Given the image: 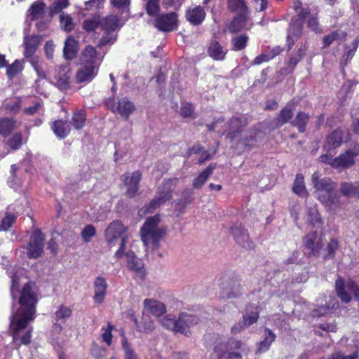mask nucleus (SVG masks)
Returning a JSON list of instances; mask_svg holds the SVG:
<instances>
[{
    "label": "nucleus",
    "instance_id": "nucleus-1",
    "mask_svg": "<svg viewBox=\"0 0 359 359\" xmlns=\"http://www.w3.org/2000/svg\"><path fill=\"white\" fill-rule=\"evenodd\" d=\"M311 182L318 200L330 210L339 207V196L336 191L337 184L329 177L320 179L318 172H314Z\"/></svg>",
    "mask_w": 359,
    "mask_h": 359
},
{
    "label": "nucleus",
    "instance_id": "nucleus-2",
    "mask_svg": "<svg viewBox=\"0 0 359 359\" xmlns=\"http://www.w3.org/2000/svg\"><path fill=\"white\" fill-rule=\"evenodd\" d=\"M122 26L121 18L116 15L109 14L100 18V29L103 32V34L99 40L97 47L102 48L114 44L118 39L117 31Z\"/></svg>",
    "mask_w": 359,
    "mask_h": 359
},
{
    "label": "nucleus",
    "instance_id": "nucleus-3",
    "mask_svg": "<svg viewBox=\"0 0 359 359\" xmlns=\"http://www.w3.org/2000/svg\"><path fill=\"white\" fill-rule=\"evenodd\" d=\"M46 236L42 231L36 228L29 238V241L23 248L25 254L29 259H36L41 257L44 252Z\"/></svg>",
    "mask_w": 359,
    "mask_h": 359
},
{
    "label": "nucleus",
    "instance_id": "nucleus-4",
    "mask_svg": "<svg viewBox=\"0 0 359 359\" xmlns=\"http://www.w3.org/2000/svg\"><path fill=\"white\" fill-rule=\"evenodd\" d=\"M104 104L112 113L120 115L125 120H128L135 110L134 103L128 97H116L113 95L108 97Z\"/></svg>",
    "mask_w": 359,
    "mask_h": 359
},
{
    "label": "nucleus",
    "instance_id": "nucleus-5",
    "mask_svg": "<svg viewBox=\"0 0 359 359\" xmlns=\"http://www.w3.org/2000/svg\"><path fill=\"white\" fill-rule=\"evenodd\" d=\"M250 122V118L245 114H237L233 116L226 123V137L231 142L234 141L241 136Z\"/></svg>",
    "mask_w": 359,
    "mask_h": 359
},
{
    "label": "nucleus",
    "instance_id": "nucleus-6",
    "mask_svg": "<svg viewBox=\"0 0 359 359\" xmlns=\"http://www.w3.org/2000/svg\"><path fill=\"white\" fill-rule=\"evenodd\" d=\"M241 281L238 274L233 273L222 279L220 287L226 291L229 299L238 298L243 295Z\"/></svg>",
    "mask_w": 359,
    "mask_h": 359
},
{
    "label": "nucleus",
    "instance_id": "nucleus-7",
    "mask_svg": "<svg viewBox=\"0 0 359 359\" xmlns=\"http://www.w3.org/2000/svg\"><path fill=\"white\" fill-rule=\"evenodd\" d=\"M38 302V298L36 293L33 291L30 282L24 285L20 292L19 298V304L22 311H30L36 313V306Z\"/></svg>",
    "mask_w": 359,
    "mask_h": 359
},
{
    "label": "nucleus",
    "instance_id": "nucleus-8",
    "mask_svg": "<svg viewBox=\"0 0 359 359\" xmlns=\"http://www.w3.org/2000/svg\"><path fill=\"white\" fill-rule=\"evenodd\" d=\"M140 235L144 245L157 243V215L146 219L141 228Z\"/></svg>",
    "mask_w": 359,
    "mask_h": 359
},
{
    "label": "nucleus",
    "instance_id": "nucleus-9",
    "mask_svg": "<svg viewBox=\"0 0 359 359\" xmlns=\"http://www.w3.org/2000/svg\"><path fill=\"white\" fill-rule=\"evenodd\" d=\"M229 231L236 243L242 248L248 250H251L255 248V244L250 238L248 231L244 229L241 223H234L230 227Z\"/></svg>",
    "mask_w": 359,
    "mask_h": 359
},
{
    "label": "nucleus",
    "instance_id": "nucleus-10",
    "mask_svg": "<svg viewBox=\"0 0 359 359\" xmlns=\"http://www.w3.org/2000/svg\"><path fill=\"white\" fill-rule=\"evenodd\" d=\"M142 179V174L140 171H135L131 174H123L121 177L126 190L125 195L128 198H133L140 189V182Z\"/></svg>",
    "mask_w": 359,
    "mask_h": 359
},
{
    "label": "nucleus",
    "instance_id": "nucleus-11",
    "mask_svg": "<svg viewBox=\"0 0 359 359\" xmlns=\"http://www.w3.org/2000/svg\"><path fill=\"white\" fill-rule=\"evenodd\" d=\"M71 68L67 65L57 66L54 69L53 79L55 86L61 90H67L70 88Z\"/></svg>",
    "mask_w": 359,
    "mask_h": 359
},
{
    "label": "nucleus",
    "instance_id": "nucleus-12",
    "mask_svg": "<svg viewBox=\"0 0 359 359\" xmlns=\"http://www.w3.org/2000/svg\"><path fill=\"white\" fill-rule=\"evenodd\" d=\"M128 227L119 220L112 221L104 231V237L107 243L111 245L118 239L126 236Z\"/></svg>",
    "mask_w": 359,
    "mask_h": 359
},
{
    "label": "nucleus",
    "instance_id": "nucleus-13",
    "mask_svg": "<svg viewBox=\"0 0 359 359\" xmlns=\"http://www.w3.org/2000/svg\"><path fill=\"white\" fill-rule=\"evenodd\" d=\"M179 20L176 11L160 14L158 13V31L172 32L178 29Z\"/></svg>",
    "mask_w": 359,
    "mask_h": 359
},
{
    "label": "nucleus",
    "instance_id": "nucleus-14",
    "mask_svg": "<svg viewBox=\"0 0 359 359\" xmlns=\"http://www.w3.org/2000/svg\"><path fill=\"white\" fill-rule=\"evenodd\" d=\"M303 26L304 22L296 17L292 18L287 35V45L289 50L302 35Z\"/></svg>",
    "mask_w": 359,
    "mask_h": 359
},
{
    "label": "nucleus",
    "instance_id": "nucleus-15",
    "mask_svg": "<svg viewBox=\"0 0 359 359\" xmlns=\"http://www.w3.org/2000/svg\"><path fill=\"white\" fill-rule=\"evenodd\" d=\"M304 247L309 251L308 257H318L323 248L322 241L318 239L317 231H312L307 233L303 238Z\"/></svg>",
    "mask_w": 359,
    "mask_h": 359
},
{
    "label": "nucleus",
    "instance_id": "nucleus-16",
    "mask_svg": "<svg viewBox=\"0 0 359 359\" xmlns=\"http://www.w3.org/2000/svg\"><path fill=\"white\" fill-rule=\"evenodd\" d=\"M98 69L99 66L81 65L76 74V82L80 84L91 82L97 76Z\"/></svg>",
    "mask_w": 359,
    "mask_h": 359
},
{
    "label": "nucleus",
    "instance_id": "nucleus-17",
    "mask_svg": "<svg viewBox=\"0 0 359 359\" xmlns=\"http://www.w3.org/2000/svg\"><path fill=\"white\" fill-rule=\"evenodd\" d=\"M260 132L257 126H253L248 130L245 136L238 139V143L242 145L244 151L252 150L257 146V137Z\"/></svg>",
    "mask_w": 359,
    "mask_h": 359
},
{
    "label": "nucleus",
    "instance_id": "nucleus-18",
    "mask_svg": "<svg viewBox=\"0 0 359 359\" xmlns=\"http://www.w3.org/2000/svg\"><path fill=\"white\" fill-rule=\"evenodd\" d=\"M294 107L291 104H286L283 107L278 115L272 120L271 126L274 129L280 128L292 120Z\"/></svg>",
    "mask_w": 359,
    "mask_h": 359
},
{
    "label": "nucleus",
    "instance_id": "nucleus-19",
    "mask_svg": "<svg viewBox=\"0 0 359 359\" xmlns=\"http://www.w3.org/2000/svg\"><path fill=\"white\" fill-rule=\"evenodd\" d=\"M126 257L129 269L139 278L144 279L147 273L142 261L137 257L134 252L126 253Z\"/></svg>",
    "mask_w": 359,
    "mask_h": 359
},
{
    "label": "nucleus",
    "instance_id": "nucleus-20",
    "mask_svg": "<svg viewBox=\"0 0 359 359\" xmlns=\"http://www.w3.org/2000/svg\"><path fill=\"white\" fill-rule=\"evenodd\" d=\"M255 311H252L249 314H245L243 316V319L238 325H235L231 327V332L232 333H238L240 332L241 330H244L245 327H248L255 323H256L258 321V319L259 318V307L257 306H255Z\"/></svg>",
    "mask_w": 359,
    "mask_h": 359
},
{
    "label": "nucleus",
    "instance_id": "nucleus-21",
    "mask_svg": "<svg viewBox=\"0 0 359 359\" xmlns=\"http://www.w3.org/2000/svg\"><path fill=\"white\" fill-rule=\"evenodd\" d=\"M108 285L106 279L102 276H97L94 282L93 300L97 304H102L104 302L107 296V290Z\"/></svg>",
    "mask_w": 359,
    "mask_h": 359
},
{
    "label": "nucleus",
    "instance_id": "nucleus-22",
    "mask_svg": "<svg viewBox=\"0 0 359 359\" xmlns=\"http://www.w3.org/2000/svg\"><path fill=\"white\" fill-rule=\"evenodd\" d=\"M344 133L341 129H336L331 132L326 137L324 149L330 152L332 150L339 147L343 141Z\"/></svg>",
    "mask_w": 359,
    "mask_h": 359
},
{
    "label": "nucleus",
    "instance_id": "nucleus-23",
    "mask_svg": "<svg viewBox=\"0 0 359 359\" xmlns=\"http://www.w3.org/2000/svg\"><path fill=\"white\" fill-rule=\"evenodd\" d=\"M205 16L204 8L200 6L187 9L185 13L187 20L193 25H201L204 21Z\"/></svg>",
    "mask_w": 359,
    "mask_h": 359
},
{
    "label": "nucleus",
    "instance_id": "nucleus-24",
    "mask_svg": "<svg viewBox=\"0 0 359 359\" xmlns=\"http://www.w3.org/2000/svg\"><path fill=\"white\" fill-rule=\"evenodd\" d=\"M208 55L216 61H223L226 59L228 50L225 49L221 43L216 40L212 41L208 47Z\"/></svg>",
    "mask_w": 359,
    "mask_h": 359
},
{
    "label": "nucleus",
    "instance_id": "nucleus-25",
    "mask_svg": "<svg viewBox=\"0 0 359 359\" xmlns=\"http://www.w3.org/2000/svg\"><path fill=\"white\" fill-rule=\"evenodd\" d=\"M179 322L180 326L182 327L183 330L181 331V334H183L185 336H188L190 334L189 329L197 325L200 319L196 315L188 314L187 313H180L179 315Z\"/></svg>",
    "mask_w": 359,
    "mask_h": 359
},
{
    "label": "nucleus",
    "instance_id": "nucleus-26",
    "mask_svg": "<svg viewBox=\"0 0 359 359\" xmlns=\"http://www.w3.org/2000/svg\"><path fill=\"white\" fill-rule=\"evenodd\" d=\"M176 179H168L163 182L161 191L158 192V206L170 200L172 196V191L175 188Z\"/></svg>",
    "mask_w": 359,
    "mask_h": 359
},
{
    "label": "nucleus",
    "instance_id": "nucleus-27",
    "mask_svg": "<svg viewBox=\"0 0 359 359\" xmlns=\"http://www.w3.org/2000/svg\"><path fill=\"white\" fill-rule=\"evenodd\" d=\"M50 128L53 133L59 139L66 138L71 132V126L67 121L63 119H57L52 122Z\"/></svg>",
    "mask_w": 359,
    "mask_h": 359
},
{
    "label": "nucleus",
    "instance_id": "nucleus-28",
    "mask_svg": "<svg viewBox=\"0 0 359 359\" xmlns=\"http://www.w3.org/2000/svg\"><path fill=\"white\" fill-rule=\"evenodd\" d=\"M81 65L88 66H99L97 64V51L95 47L88 45L81 52Z\"/></svg>",
    "mask_w": 359,
    "mask_h": 359
},
{
    "label": "nucleus",
    "instance_id": "nucleus-29",
    "mask_svg": "<svg viewBox=\"0 0 359 359\" xmlns=\"http://www.w3.org/2000/svg\"><path fill=\"white\" fill-rule=\"evenodd\" d=\"M309 120L310 115L309 113L299 111L297 112L294 118L290 121V124L292 126L297 128L299 133H304L306 130Z\"/></svg>",
    "mask_w": 359,
    "mask_h": 359
},
{
    "label": "nucleus",
    "instance_id": "nucleus-30",
    "mask_svg": "<svg viewBox=\"0 0 359 359\" xmlns=\"http://www.w3.org/2000/svg\"><path fill=\"white\" fill-rule=\"evenodd\" d=\"M264 338L257 344L256 354H262L269 350L272 343L276 340V335L268 327L264 330Z\"/></svg>",
    "mask_w": 359,
    "mask_h": 359
},
{
    "label": "nucleus",
    "instance_id": "nucleus-31",
    "mask_svg": "<svg viewBox=\"0 0 359 359\" xmlns=\"http://www.w3.org/2000/svg\"><path fill=\"white\" fill-rule=\"evenodd\" d=\"M41 43V36L38 35H32L26 36L24 39L25 57H31L35 53L37 48Z\"/></svg>",
    "mask_w": 359,
    "mask_h": 359
},
{
    "label": "nucleus",
    "instance_id": "nucleus-32",
    "mask_svg": "<svg viewBox=\"0 0 359 359\" xmlns=\"http://www.w3.org/2000/svg\"><path fill=\"white\" fill-rule=\"evenodd\" d=\"M130 319L135 323L136 328L140 332H149L154 329L153 320L150 319L149 315L143 313L142 320L139 323L134 313L130 314Z\"/></svg>",
    "mask_w": 359,
    "mask_h": 359
},
{
    "label": "nucleus",
    "instance_id": "nucleus-33",
    "mask_svg": "<svg viewBox=\"0 0 359 359\" xmlns=\"http://www.w3.org/2000/svg\"><path fill=\"white\" fill-rule=\"evenodd\" d=\"M357 155L358 153L348 150L344 154H341L338 157L334 158L335 168L351 167L355 163V157Z\"/></svg>",
    "mask_w": 359,
    "mask_h": 359
},
{
    "label": "nucleus",
    "instance_id": "nucleus-34",
    "mask_svg": "<svg viewBox=\"0 0 359 359\" xmlns=\"http://www.w3.org/2000/svg\"><path fill=\"white\" fill-rule=\"evenodd\" d=\"M216 168V163H210L196 178L194 179L192 186L195 189H201L212 175Z\"/></svg>",
    "mask_w": 359,
    "mask_h": 359
},
{
    "label": "nucleus",
    "instance_id": "nucleus-35",
    "mask_svg": "<svg viewBox=\"0 0 359 359\" xmlns=\"http://www.w3.org/2000/svg\"><path fill=\"white\" fill-rule=\"evenodd\" d=\"M78 42L72 36L67 38L63 48V55L67 60H72L78 53Z\"/></svg>",
    "mask_w": 359,
    "mask_h": 359
},
{
    "label": "nucleus",
    "instance_id": "nucleus-36",
    "mask_svg": "<svg viewBox=\"0 0 359 359\" xmlns=\"http://www.w3.org/2000/svg\"><path fill=\"white\" fill-rule=\"evenodd\" d=\"M248 13L237 14L228 25L227 29L231 34H236L244 29L247 22Z\"/></svg>",
    "mask_w": 359,
    "mask_h": 359
},
{
    "label": "nucleus",
    "instance_id": "nucleus-37",
    "mask_svg": "<svg viewBox=\"0 0 359 359\" xmlns=\"http://www.w3.org/2000/svg\"><path fill=\"white\" fill-rule=\"evenodd\" d=\"M46 5L43 0H39L34 2L28 10V15L32 20L43 18Z\"/></svg>",
    "mask_w": 359,
    "mask_h": 359
},
{
    "label": "nucleus",
    "instance_id": "nucleus-38",
    "mask_svg": "<svg viewBox=\"0 0 359 359\" xmlns=\"http://www.w3.org/2000/svg\"><path fill=\"white\" fill-rule=\"evenodd\" d=\"M178 322L179 318L176 319L175 316L172 314L167 315L161 319V323L163 327L172 330L175 333H181V331L183 330L182 327L180 326V323H178Z\"/></svg>",
    "mask_w": 359,
    "mask_h": 359
},
{
    "label": "nucleus",
    "instance_id": "nucleus-39",
    "mask_svg": "<svg viewBox=\"0 0 359 359\" xmlns=\"http://www.w3.org/2000/svg\"><path fill=\"white\" fill-rule=\"evenodd\" d=\"M86 122V112L84 109L76 110L73 112L71 124L76 130L82 129Z\"/></svg>",
    "mask_w": 359,
    "mask_h": 359
},
{
    "label": "nucleus",
    "instance_id": "nucleus-40",
    "mask_svg": "<svg viewBox=\"0 0 359 359\" xmlns=\"http://www.w3.org/2000/svg\"><path fill=\"white\" fill-rule=\"evenodd\" d=\"M335 290L337 297L344 303L351 301V294L345 289V283L341 277H339L335 281Z\"/></svg>",
    "mask_w": 359,
    "mask_h": 359
},
{
    "label": "nucleus",
    "instance_id": "nucleus-41",
    "mask_svg": "<svg viewBox=\"0 0 359 359\" xmlns=\"http://www.w3.org/2000/svg\"><path fill=\"white\" fill-rule=\"evenodd\" d=\"M229 11L234 13H248V9L244 0H227Z\"/></svg>",
    "mask_w": 359,
    "mask_h": 359
},
{
    "label": "nucleus",
    "instance_id": "nucleus-42",
    "mask_svg": "<svg viewBox=\"0 0 359 359\" xmlns=\"http://www.w3.org/2000/svg\"><path fill=\"white\" fill-rule=\"evenodd\" d=\"M35 313L30 311H22L20 318L15 323V331L22 330L27 327L29 321L34 318Z\"/></svg>",
    "mask_w": 359,
    "mask_h": 359
},
{
    "label": "nucleus",
    "instance_id": "nucleus-43",
    "mask_svg": "<svg viewBox=\"0 0 359 359\" xmlns=\"http://www.w3.org/2000/svg\"><path fill=\"white\" fill-rule=\"evenodd\" d=\"M292 191L299 196H307L308 193L304 184V177L302 174L299 173L296 175Z\"/></svg>",
    "mask_w": 359,
    "mask_h": 359
},
{
    "label": "nucleus",
    "instance_id": "nucleus-44",
    "mask_svg": "<svg viewBox=\"0 0 359 359\" xmlns=\"http://www.w3.org/2000/svg\"><path fill=\"white\" fill-rule=\"evenodd\" d=\"M72 315V310L68 306L61 304L54 313V318L56 322L65 323L67 319Z\"/></svg>",
    "mask_w": 359,
    "mask_h": 359
},
{
    "label": "nucleus",
    "instance_id": "nucleus-45",
    "mask_svg": "<svg viewBox=\"0 0 359 359\" xmlns=\"http://www.w3.org/2000/svg\"><path fill=\"white\" fill-rule=\"evenodd\" d=\"M249 37L246 34L237 35L231 39V50L239 51L245 49L248 45Z\"/></svg>",
    "mask_w": 359,
    "mask_h": 359
},
{
    "label": "nucleus",
    "instance_id": "nucleus-46",
    "mask_svg": "<svg viewBox=\"0 0 359 359\" xmlns=\"http://www.w3.org/2000/svg\"><path fill=\"white\" fill-rule=\"evenodd\" d=\"M346 33L344 32H339L334 30L331 32L329 34L324 36L322 39V43L323 48L329 47L334 41L339 40L342 38H345Z\"/></svg>",
    "mask_w": 359,
    "mask_h": 359
},
{
    "label": "nucleus",
    "instance_id": "nucleus-47",
    "mask_svg": "<svg viewBox=\"0 0 359 359\" xmlns=\"http://www.w3.org/2000/svg\"><path fill=\"white\" fill-rule=\"evenodd\" d=\"M341 193L345 196H356L359 198V184L343 182L340 188Z\"/></svg>",
    "mask_w": 359,
    "mask_h": 359
},
{
    "label": "nucleus",
    "instance_id": "nucleus-48",
    "mask_svg": "<svg viewBox=\"0 0 359 359\" xmlns=\"http://www.w3.org/2000/svg\"><path fill=\"white\" fill-rule=\"evenodd\" d=\"M339 241L337 238H331L326 246V254L324 256V259H334L336 256V252L339 250Z\"/></svg>",
    "mask_w": 359,
    "mask_h": 359
},
{
    "label": "nucleus",
    "instance_id": "nucleus-49",
    "mask_svg": "<svg viewBox=\"0 0 359 359\" xmlns=\"http://www.w3.org/2000/svg\"><path fill=\"white\" fill-rule=\"evenodd\" d=\"M15 128V121L12 118H4L0 119V135L8 136Z\"/></svg>",
    "mask_w": 359,
    "mask_h": 359
},
{
    "label": "nucleus",
    "instance_id": "nucleus-50",
    "mask_svg": "<svg viewBox=\"0 0 359 359\" xmlns=\"http://www.w3.org/2000/svg\"><path fill=\"white\" fill-rule=\"evenodd\" d=\"M214 351L217 353L218 359H243L240 353L223 351L219 345L214 347Z\"/></svg>",
    "mask_w": 359,
    "mask_h": 359
},
{
    "label": "nucleus",
    "instance_id": "nucleus-51",
    "mask_svg": "<svg viewBox=\"0 0 359 359\" xmlns=\"http://www.w3.org/2000/svg\"><path fill=\"white\" fill-rule=\"evenodd\" d=\"M307 222L312 226L323 224L320 214L316 208H310L309 209Z\"/></svg>",
    "mask_w": 359,
    "mask_h": 359
},
{
    "label": "nucleus",
    "instance_id": "nucleus-52",
    "mask_svg": "<svg viewBox=\"0 0 359 359\" xmlns=\"http://www.w3.org/2000/svg\"><path fill=\"white\" fill-rule=\"evenodd\" d=\"M146 11L147 13L154 17V19L151 20V25L157 28V0H149L146 4Z\"/></svg>",
    "mask_w": 359,
    "mask_h": 359
},
{
    "label": "nucleus",
    "instance_id": "nucleus-53",
    "mask_svg": "<svg viewBox=\"0 0 359 359\" xmlns=\"http://www.w3.org/2000/svg\"><path fill=\"white\" fill-rule=\"evenodd\" d=\"M69 6V0H55L49 7V16L53 17L54 15L60 13L62 9L67 8Z\"/></svg>",
    "mask_w": 359,
    "mask_h": 359
},
{
    "label": "nucleus",
    "instance_id": "nucleus-54",
    "mask_svg": "<svg viewBox=\"0 0 359 359\" xmlns=\"http://www.w3.org/2000/svg\"><path fill=\"white\" fill-rule=\"evenodd\" d=\"M23 69L21 62L15 60L11 65H8L6 69V75L10 79H13Z\"/></svg>",
    "mask_w": 359,
    "mask_h": 359
},
{
    "label": "nucleus",
    "instance_id": "nucleus-55",
    "mask_svg": "<svg viewBox=\"0 0 359 359\" xmlns=\"http://www.w3.org/2000/svg\"><path fill=\"white\" fill-rule=\"evenodd\" d=\"M194 110L195 107L192 103L188 102H182L180 109V114L184 118H195Z\"/></svg>",
    "mask_w": 359,
    "mask_h": 359
},
{
    "label": "nucleus",
    "instance_id": "nucleus-56",
    "mask_svg": "<svg viewBox=\"0 0 359 359\" xmlns=\"http://www.w3.org/2000/svg\"><path fill=\"white\" fill-rule=\"evenodd\" d=\"M60 22L61 27L67 32H72L74 29V23L69 15L62 13L60 15Z\"/></svg>",
    "mask_w": 359,
    "mask_h": 359
},
{
    "label": "nucleus",
    "instance_id": "nucleus-57",
    "mask_svg": "<svg viewBox=\"0 0 359 359\" xmlns=\"http://www.w3.org/2000/svg\"><path fill=\"white\" fill-rule=\"evenodd\" d=\"M16 219L17 217L14 214L6 212L0 224V231L8 230L15 222Z\"/></svg>",
    "mask_w": 359,
    "mask_h": 359
},
{
    "label": "nucleus",
    "instance_id": "nucleus-58",
    "mask_svg": "<svg viewBox=\"0 0 359 359\" xmlns=\"http://www.w3.org/2000/svg\"><path fill=\"white\" fill-rule=\"evenodd\" d=\"M8 146L13 150L19 149L22 144V135L21 133H14L7 141Z\"/></svg>",
    "mask_w": 359,
    "mask_h": 359
},
{
    "label": "nucleus",
    "instance_id": "nucleus-59",
    "mask_svg": "<svg viewBox=\"0 0 359 359\" xmlns=\"http://www.w3.org/2000/svg\"><path fill=\"white\" fill-rule=\"evenodd\" d=\"M121 344L124 352L125 359H139L137 354L131 347L126 338L122 340Z\"/></svg>",
    "mask_w": 359,
    "mask_h": 359
},
{
    "label": "nucleus",
    "instance_id": "nucleus-60",
    "mask_svg": "<svg viewBox=\"0 0 359 359\" xmlns=\"http://www.w3.org/2000/svg\"><path fill=\"white\" fill-rule=\"evenodd\" d=\"M144 311L147 314L157 316V301L152 299H146L144 301Z\"/></svg>",
    "mask_w": 359,
    "mask_h": 359
},
{
    "label": "nucleus",
    "instance_id": "nucleus-61",
    "mask_svg": "<svg viewBox=\"0 0 359 359\" xmlns=\"http://www.w3.org/2000/svg\"><path fill=\"white\" fill-rule=\"evenodd\" d=\"M114 329V326L111 323H107V327H102V338L103 341H104L108 346H111L112 343V330Z\"/></svg>",
    "mask_w": 359,
    "mask_h": 359
},
{
    "label": "nucleus",
    "instance_id": "nucleus-62",
    "mask_svg": "<svg viewBox=\"0 0 359 359\" xmlns=\"http://www.w3.org/2000/svg\"><path fill=\"white\" fill-rule=\"evenodd\" d=\"M96 234V229L92 224H87L82 230L81 235L86 243H88L92 240Z\"/></svg>",
    "mask_w": 359,
    "mask_h": 359
},
{
    "label": "nucleus",
    "instance_id": "nucleus-63",
    "mask_svg": "<svg viewBox=\"0 0 359 359\" xmlns=\"http://www.w3.org/2000/svg\"><path fill=\"white\" fill-rule=\"evenodd\" d=\"M157 208V197H154L149 205H144L138 210L140 217H144L147 214L152 213Z\"/></svg>",
    "mask_w": 359,
    "mask_h": 359
},
{
    "label": "nucleus",
    "instance_id": "nucleus-64",
    "mask_svg": "<svg viewBox=\"0 0 359 359\" xmlns=\"http://www.w3.org/2000/svg\"><path fill=\"white\" fill-rule=\"evenodd\" d=\"M98 28H100V19L98 20L88 19L85 20L83 23V29L87 32H95Z\"/></svg>",
    "mask_w": 359,
    "mask_h": 359
}]
</instances>
